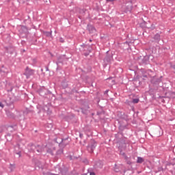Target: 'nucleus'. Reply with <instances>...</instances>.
I'll list each match as a JSON object with an SVG mask.
<instances>
[{
	"instance_id": "nucleus-12",
	"label": "nucleus",
	"mask_w": 175,
	"mask_h": 175,
	"mask_svg": "<svg viewBox=\"0 0 175 175\" xmlns=\"http://www.w3.org/2000/svg\"><path fill=\"white\" fill-rule=\"evenodd\" d=\"M25 75L27 79H29V77H30L31 76H32V75H33V70H27V71L25 72Z\"/></svg>"
},
{
	"instance_id": "nucleus-2",
	"label": "nucleus",
	"mask_w": 175,
	"mask_h": 175,
	"mask_svg": "<svg viewBox=\"0 0 175 175\" xmlns=\"http://www.w3.org/2000/svg\"><path fill=\"white\" fill-rule=\"evenodd\" d=\"M148 64H150V58L148 56H145L141 60H139V64L142 66L148 65Z\"/></svg>"
},
{
	"instance_id": "nucleus-28",
	"label": "nucleus",
	"mask_w": 175,
	"mask_h": 175,
	"mask_svg": "<svg viewBox=\"0 0 175 175\" xmlns=\"http://www.w3.org/2000/svg\"><path fill=\"white\" fill-rule=\"evenodd\" d=\"M17 155H19V157H21V152H16Z\"/></svg>"
},
{
	"instance_id": "nucleus-6",
	"label": "nucleus",
	"mask_w": 175,
	"mask_h": 175,
	"mask_svg": "<svg viewBox=\"0 0 175 175\" xmlns=\"http://www.w3.org/2000/svg\"><path fill=\"white\" fill-rule=\"evenodd\" d=\"M162 82V77H160L159 78L153 77L151 80L152 84H154V85H158L160 83Z\"/></svg>"
},
{
	"instance_id": "nucleus-20",
	"label": "nucleus",
	"mask_w": 175,
	"mask_h": 175,
	"mask_svg": "<svg viewBox=\"0 0 175 175\" xmlns=\"http://www.w3.org/2000/svg\"><path fill=\"white\" fill-rule=\"evenodd\" d=\"M10 168L11 172H13V170H14V169L16 168V166L13 164H10Z\"/></svg>"
},
{
	"instance_id": "nucleus-32",
	"label": "nucleus",
	"mask_w": 175,
	"mask_h": 175,
	"mask_svg": "<svg viewBox=\"0 0 175 175\" xmlns=\"http://www.w3.org/2000/svg\"><path fill=\"white\" fill-rule=\"evenodd\" d=\"M90 175H95L94 172H90Z\"/></svg>"
},
{
	"instance_id": "nucleus-25",
	"label": "nucleus",
	"mask_w": 175,
	"mask_h": 175,
	"mask_svg": "<svg viewBox=\"0 0 175 175\" xmlns=\"http://www.w3.org/2000/svg\"><path fill=\"white\" fill-rule=\"evenodd\" d=\"M59 42H61V43H64V38H59Z\"/></svg>"
},
{
	"instance_id": "nucleus-35",
	"label": "nucleus",
	"mask_w": 175,
	"mask_h": 175,
	"mask_svg": "<svg viewBox=\"0 0 175 175\" xmlns=\"http://www.w3.org/2000/svg\"><path fill=\"white\" fill-rule=\"evenodd\" d=\"M65 87H68V84H66V85H65Z\"/></svg>"
},
{
	"instance_id": "nucleus-29",
	"label": "nucleus",
	"mask_w": 175,
	"mask_h": 175,
	"mask_svg": "<svg viewBox=\"0 0 175 175\" xmlns=\"http://www.w3.org/2000/svg\"><path fill=\"white\" fill-rule=\"evenodd\" d=\"M172 68L174 69V73H175V65L172 66Z\"/></svg>"
},
{
	"instance_id": "nucleus-11",
	"label": "nucleus",
	"mask_w": 175,
	"mask_h": 175,
	"mask_svg": "<svg viewBox=\"0 0 175 175\" xmlns=\"http://www.w3.org/2000/svg\"><path fill=\"white\" fill-rule=\"evenodd\" d=\"M121 154H122V157H124V159L126 161L127 164L131 165V163H132V162L131 161V159H129V157H128V156H126V154H125V152H122Z\"/></svg>"
},
{
	"instance_id": "nucleus-37",
	"label": "nucleus",
	"mask_w": 175,
	"mask_h": 175,
	"mask_svg": "<svg viewBox=\"0 0 175 175\" xmlns=\"http://www.w3.org/2000/svg\"><path fill=\"white\" fill-rule=\"evenodd\" d=\"M90 42H92V40H90Z\"/></svg>"
},
{
	"instance_id": "nucleus-27",
	"label": "nucleus",
	"mask_w": 175,
	"mask_h": 175,
	"mask_svg": "<svg viewBox=\"0 0 175 175\" xmlns=\"http://www.w3.org/2000/svg\"><path fill=\"white\" fill-rule=\"evenodd\" d=\"M59 143V144H62V143H64V139H62L60 142H57Z\"/></svg>"
},
{
	"instance_id": "nucleus-5",
	"label": "nucleus",
	"mask_w": 175,
	"mask_h": 175,
	"mask_svg": "<svg viewBox=\"0 0 175 175\" xmlns=\"http://www.w3.org/2000/svg\"><path fill=\"white\" fill-rule=\"evenodd\" d=\"M132 8H133L132 1H128L126 3V8L124 10L125 13H131V12H132Z\"/></svg>"
},
{
	"instance_id": "nucleus-31",
	"label": "nucleus",
	"mask_w": 175,
	"mask_h": 175,
	"mask_svg": "<svg viewBox=\"0 0 175 175\" xmlns=\"http://www.w3.org/2000/svg\"><path fill=\"white\" fill-rule=\"evenodd\" d=\"M108 92H109V90H105L104 92L105 95H106V94H108Z\"/></svg>"
},
{
	"instance_id": "nucleus-36",
	"label": "nucleus",
	"mask_w": 175,
	"mask_h": 175,
	"mask_svg": "<svg viewBox=\"0 0 175 175\" xmlns=\"http://www.w3.org/2000/svg\"><path fill=\"white\" fill-rule=\"evenodd\" d=\"M46 70H49V68H46Z\"/></svg>"
},
{
	"instance_id": "nucleus-18",
	"label": "nucleus",
	"mask_w": 175,
	"mask_h": 175,
	"mask_svg": "<svg viewBox=\"0 0 175 175\" xmlns=\"http://www.w3.org/2000/svg\"><path fill=\"white\" fill-rule=\"evenodd\" d=\"M64 154V149H59L56 152V155H61Z\"/></svg>"
},
{
	"instance_id": "nucleus-16",
	"label": "nucleus",
	"mask_w": 175,
	"mask_h": 175,
	"mask_svg": "<svg viewBox=\"0 0 175 175\" xmlns=\"http://www.w3.org/2000/svg\"><path fill=\"white\" fill-rule=\"evenodd\" d=\"M6 114H7L8 117H9L10 118H14V113L10 112V111H7Z\"/></svg>"
},
{
	"instance_id": "nucleus-10",
	"label": "nucleus",
	"mask_w": 175,
	"mask_h": 175,
	"mask_svg": "<svg viewBox=\"0 0 175 175\" xmlns=\"http://www.w3.org/2000/svg\"><path fill=\"white\" fill-rule=\"evenodd\" d=\"M28 114H31V116H32V114H33V111L32 109H29L28 108H26L23 111V115L24 116H28Z\"/></svg>"
},
{
	"instance_id": "nucleus-33",
	"label": "nucleus",
	"mask_w": 175,
	"mask_h": 175,
	"mask_svg": "<svg viewBox=\"0 0 175 175\" xmlns=\"http://www.w3.org/2000/svg\"><path fill=\"white\" fill-rule=\"evenodd\" d=\"M49 126H50V128H53V124H50Z\"/></svg>"
},
{
	"instance_id": "nucleus-19",
	"label": "nucleus",
	"mask_w": 175,
	"mask_h": 175,
	"mask_svg": "<svg viewBox=\"0 0 175 175\" xmlns=\"http://www.w3.org/2000/svg\"><path fill=\"white\" fill-rule=\"evenodd\" d=\"M44 35H46V36H51L53 31H44Z\"/></svg>"
},
{
	"instance_id": "nucleus-23",
	"label": "nucleus",
	"mask_w": 175,
	"mask_h": 175,
	"mask_svg": "<svg viewBox=\"0 0 175 175\" xmlns=\"http://www.w3.org/2000/svg\"><path fill=\"white\" fill-rule=\"evenodd\" d=\"M0 107H1V109H3V107H5V105H3V103H1V102H0Z\"/></svg>"
},
{
	"instance_id": "nucleus-3",
	"label": "nucleus",
	"mask_w": 175,
	"mask_h": 175,
	"mask_svg": "<svg viewBox=\"0 0 175 175\" xmlns=\"http://www.w3.org/2000/svg\"><path fill=\"white\" fill-rule=\"evenodd\" d=\"M38 93L40 95V96L46 97V95L49 94V90L46 89V88L42 86L40 88V89L38 90Z\"/></svg>"
},
{
	"instance_id": "nucleus-15",
	"label": "nucleus",
	"mask_w": 175,
	"mask_h": 175,
	"mask_svg": "<svg viewBox=\"0 0 175 175\" xmlns=\"http://www.w3.org/2000/svg\"><path fill=\"white\" fill-rule=\"evenodd\" d=\"M59 64H64V59L62 57H59L57 61L56 62V65L57 68H59Z\"/></svg>"
},
{
	"instance_id": "nucleus-9",
	"label": "nucleus",
	"mask_w": 175,
	"mask_h": 175,
	"mask_svg": "<svg viewBox=\"0 0 175 175\" xmlns=\"http://www.w3.org/2000/svg\"><path fill=\"white\" fill-rule=\"evenodd\" d=\"M36 145L35 144H30L28 146V150L29 152H36Z\"/></svg>"
},
{
	"instance_id": "nucleus-24",
	"label": "nucleus",
	"mask_w": 175,
	"mask_h": 175,
	"mask_svg": "<svg viewBox=\"0 0 175 175\" xmlns=\"http://www.w3.org/2000/svg\"><path fill=\"white\" fill-rule=\"evenodd\" d=\"M88 55H90V52H87L84 53L85 57H88Z\"/></svg>"
},
{
	"instance_id": "nucleus-14",
	"label": "nucleus",
	"mask_w": 175,
	"mask_h": 175,
	"mask_svg": "<svg viewBox=\"0 0 175 175\" xmlns=\"http://www.w3.org/2000/svg\"><path fill=\"white\" fill-rule=\"evenodd\" d=\"M153 39H154V40H155V42H156L157 43H159V42L161 40V35H160L159 33H157V34L154 36Z\"/></svg>"
},
{
	"instance_id": "nucleus-1",
	"label": "nucleus",
	"mask_w": 175,
	"mask_h": 175,
	"mask_svg": "<svg viewBox=\"0 0 175 175\" xmlns=\"http://www.w3.org/2000/svg\"><path fill=\"white\" fill-rule=\"evenodd\" d=\"M96 148V142L95 140L92 139L90 142V144L88 146V150L89 152L92 154L94 152V150Z\"/></svg>"
},
{
	"instance_id": "nucleus-30",
	"label": "nucleus",
	"mask_w": 175,
	"mask_h": 175,
	"mask_svg": "<svg viewBox=\"0 0 175 175\" xmlns=\"http://www.w3.org/2000/svg\"><path fill=\"white\" fill-rule=\"evenodd\" d=\"M116 0H107V2H114Z\"/></svg>"
},
{
	"instance_id": "nucleus-34",
	"label": "nucleus",
	"mask_w": 175,
	"mask_h": 175,
	"mask_svg": "<svg viewBox=\"0 0 175 175\" xmlns=\"http://www.w3.org/2000/svg\"><path fill=\"white\" fill-rule=\"evenodd\" d=\"M80 137H83V134H79Z\"/></svg>"
},
{
	"instance_id": "nucleus-8",
	"label": "nucleus",
	"mask_w": 175,
	"mask_h": 175,
	"mask_svg": "<svg viewBox=\"0 0 175 175\" xmlns=\"http://www.w3.org/2000/svg\"><path fill=\"white\" fill-rule=\"evenodd\" d=\"M44 148L40 145H36V152L37 155H39L43 152Z\"/></svg>"
},
{
	"instance_id": "nucleus-7",
	"label": "nucleus",
	"mask_w": 175,
	"mask_h": 175,
	"mask_svg": "<svg viewBox=\"0 0 175 175\" xmlns=\"http://www.w3.org/2000/svg\"><path fill=\"white\" fill-rule=\"evenodd\" d=\"M113 61V55H107V56L104 59V64L105 65H107L110 64Z\"/></svg>"
},
{
	"instance_id": "nucleus-17",
	"label": "nucleus",
	"mask_w": 175,
	"mask_h": 175,
	"mask_svg": "<svg viewBox=\"0 0 175 175\" xmlns=\"http://www.w3.org/2000/svg\"><path fill=\"white\" fill-rule=\"evenodd\" d=\"M144 162V159L142 157H138L137 159V163H143Z\"/></svg>"
},
{
	"instance_id": "nucleus-22",
	"label": "nucleus",
	"mask_w": 175,
	"mask_h": 175,
	"mask_svg": "<svg viewBox=\"0 0 175 175\" xmlns=\"http://www.w3.org/2000/svg\"><path fill=\"white\" fill-rule=\"evenodd\" d=\"M139 98H133V103H139Z\"/></svg>"
},
{
	"instance_id": "nucleus-21",
	"label": "nucleus",
	"mask_w": 175,
	"mask_h": 175,
	"mask_svg": "<svg viewBox=\"0 0 175 175\" xmlns=\"http://www.w3.org/2000/svg\"><path fill=\"white\" fill-rule=\"evenodd\" d=\"M88 29L89 31H90V29L92 31H95V27H92V25H88Z\"/></svg>"
},
{
	"instance_id": "nucleus-26",
	"label": "nucleus",
	"mask_w": 175,
	"mask_h": 175,
	"mask_svg": "<svg viewBox=\"0 0 175 175\" xmlns=\"http://www.w3.org/2000/svg\"><path fill=\"white\" fill-rule=\"evenodd\" d=\"M11 109H14V105H13V103L10 105Z\"/></svg>"
},
{
	"instance_id": "nucleus-13",
	"label": "nucleus",
	"mask_w": 175,
	"mask_h": 175,
	"mask_svg": "<svg viewBox=\"0 0 175 175\" xmlns=\"http://www.w3.org/2000/svg\"><path fill=\"white\" fill-rule=\"evenodd\" d=\"M55 150V147L50 148L46 150V152L50 154L51 155H54V150Z\"/></svg>"
},
{
	"instance_id": "nucleus-4",
	"label": "nucleus",
	"mask_w": 175,
	"mask_h": 175,
	"mask_svg": "<svg viewBox=\"0 0 175 175\" xmlns=\"http://www.w3.org/2000/svg\"><path fill=\"white\" fill-rule=\"evenodd\" d=\"M140 72L143 76V77H148V75H150V73H151V72H152V70H150V69H146V68H141L140 69Z\"/></svg>"
}]
</instances>
